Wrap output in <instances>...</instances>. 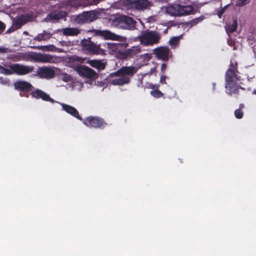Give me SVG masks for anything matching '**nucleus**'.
<instances>
[{"mask_svg":"<svg viewBox=\"0 0 256 256\" xmlns=\"http://www.w3.org/2000/svg\"><path fill=\"white\" fill-rule=\"evenodd\" d=\"M226 88L228 94L236 93L238 90L237 63L233 60H230L229 69L226 73Z\"/></svg>","mask_w":256,"mask_h":256,"instance_id":"f257e3e1","label":"nucleus"},{"mask_svg":"<svg viewBox=\"0 0 256 256\" xmlns=\"http://www.w3.org/2000/svg\"><path fill=\"white\" fill-rule=\"evenodd\" d=\"M166 12L170 16H181L194 14V10L191 6L174 4H170L166 8Z\"/></svg>","mask_w":256,"mask_h":256,"instance_id":"f03ea898","label":"nucleus"},{"mask_svg":"<svg viewBox=\"0 0 256 256\" xmlns=\"http://www.w3.org/2000/svg\"><path fill=\"white\" fill-rule=\"evenodd\" d=\"M161 36L156 31H148L144 32L140 36L139 38L141 44L144 46H152L158 44Z\"/></svg>","mask_w":256,"mask_h":256,"instance_id":"7ed1b4c3","label":"nucleus"},{"mask_svg":"<svg viewBox=\"0 0 256 256\" xmlns=\"http://www.w3.org/2000/svg\"><path fill=\"white\" fill-rule=\"evenodd\" d=\"M112 24L128 30L132 29L135 27L134 21L131 18L126 16L114 18L112 20Z\"/></svg>","mask_w":256,"mask_h":256,"instance_id":"20e7f679","label":"nucleus"},{"mask_svg":"<svg viewBox=\"0 0 256 256\" xmlns=\"http://www.w3.org/2000/svg\"><path fill=\"white\" fill-rule=\"evenodd\" d=\"M98 15V12L96 10L85 12L75 16L74 20L78 24L90 22L97 19Z\"/></svg>","mask_w":256,"mask_h":256,"instance_id":"39448f33","label":"nucleus"},{"mask_svg":"<svg viewBox=\"0 0 256 256\" xmlns=\"http://www.w3.org/2000/svg\"><path fill=\"white\" fill-rule=\"evenodd\" d=\"M118 72L119 70L108 76L109 83L114 86H122L128 84L130 82V78L128 76H124L122 74Z\"/></svg>","mask_w":256,"mask_h":256,"instance_id":"423d86ee","label":"nucleus"},{"mask_svg":"<svg viewBox=\"0 0 256 256\" xmlns=\"http://www.w3.org/2000/svg\"><path fill=\"white\" fill-rule=\"evenodd\" d=\"M8 68H11L12 74H15L18 75H25L32 72L34 68L32 66H24L18 64H12Z\"/></svg>","mask_w":256,"mask_h":256,"instance_id":"0eeeda50","label":"nucleus"},{"mask_svg":"<svg viewBox=\"0 0 256 256\" xmlns=\"http://www.w3.org/2000/svg\"><path fill=\"white\" fill-rule=\"evenodd\" d=\"M30 57L34 62H36L56 63L58 60L56 57L47 54H33L31 55Z\"/></svg>","mask_w":256,"mask_h":256,"instance_id":"6e6552de","label":"nucleus"},{"mask_svg":"<svg viewBox=\"0 0 256 256\" xmlns=\"http://www.w3.org/2000/svg\"><path fill=\"white\" fill-rule=\"evenodd\" d=\"M92 32L94 35L100 36L106 40H120V39L122 38V37L108 30H92Z\"/></svg>","mask_w":256,"mask_h":256,"instance_id":"1a4fd4ad","label":"nucleus"},{"mask_svg":"<svg viewBox=\"0 0 256 256\" xmlns=\"http://www.w3.org/2000/svg\"><path fill=\"white\" fill-rule=\"evenodd\" d=\"M86 126L96 128H101L105 126L106 124L103 120L98 117H88L83 122Z\"/></svg>","mask_w":256,"mask_h":256,"instance_id":"9d476101","label":"nucleus"},{"mask_svg":"<svg viewBox=\"0 0 256 256\" xmlns=\"http://www.w3.org/2000/svg\"><path fill=\"white\" fill-rule=\"evenodd\" d=\"M76 70L81 76L92 79L96 78V74L95 72L86 66H78L76 68Z\"/></svg>","mask_w":256,"mask_h":256,"instance_id":"9b49d317","label":"nucleus"},{"mask_svg":"<svg viewBox=\"0 0 256 256\" xmlns=\"http://www.w3.org/2000/svg\"><path fill=\"white\" fill-rule=\"evenodd\" d=\"M156 56L160 59L167 60L172 56L170 48L166 46H161L154 50Z\"/></svg>","mask_w":256,"mask_h":256,"instance_id":"f8f14e48","label":"nucleus"},{"mask_svg":"<svg viewBox=\"0 0 256 256\" xmlns=\"http://www.w3.org/2000/svg\"><path fill=\"white\" fill-rule=\"evenodd\" d=\"M34 75L40 78H52L54 76V72L50 68L41 67L38 68Z\"/></svg>","mask_w":256,"mask_h":256,"instance_id":"ddd939ff","label":"nucleus"},{"mask_svg":"<svg viewBox=\"0 0 256 256\" xmlns=\"http://www.w3.org/2000/svg\"><path fill=\"white\" fill-rule=\"evenodd\" d=\"M132 6L136 9H144L149 8L152 5L153 2L149 0H128Z\"/></svg>","mask_w":256,"mask_h":256,"instance_id":"4468645a","label":"nucleus"},{"mask_svg":"<svg viewBox=\"0 0 256 256\" xmlns=\"http://www.w3.org/2000/svg\"><path fill=\"white\" fill-rule=\"evenodd\" d=\"M140 68V66L137 64L136 66L122 67L119 70V73L122 74L124 76H128L129 78L132 76Z\"/></svg>","mask_w":256,"mask_h":256,"instance_id":"2eb2a0df","label":"nucleus"},{"mask_svg":"<svg viewBox=\"0 0 256 256\" xmlns=\"http://www.w3.org/2000/svg\"><path fill=\"white\" fill-rule=\"evenodd\" d=\"M14 24L8 30L7 33H10L20 28L22 25L24 24L27 21L28 18L24 15H21L18 17H16Z\"/></svg>","mask_w":256,"mask_h":256,"instance_id":"dca6fc26","label":"nucleus"},{"mask_svg":"<svg viewBox=\"0 0 256 256\" xmlns=\"http://www.w3.org/2000/svg\"><path fill=\"white\" fill-rule=\"evenodd\" d=\"M31 94L32 97L36 98H40L44 100L50 102L52 103L56 102L54 100L50 98L48 94L38 89H36L32 92Z\"/></svg>","mask_w":256,"mask_h":256,"instance_id":"f3484780","label":"nucleus"},{"mask_svg":"<svg viewBox=\"0 0 256 256\" xmlns=\"http://www.w3.org/2000/svg\"><path fill=\"white\" fill-rule=\"evenodd\" d=\"M60 104L62 106V110H64L67 113L71 114L78 119L82 120V118L80 116L78 110L74 107L62 103H60Z\"/></svg>","mask_w":256,"mask_h":256,"instance_id":"a211bd4d","label":"nucleus"},{"mask_svg":"<svg viewBox=\"0 0 256 256\" xmlns=\"http://www.w3.org/2000/svg\"><path fill=\"white\" fill-rule=\"evenodd\" d=\"M140 52V48L139 46H133L130 48H128L124 52V56L126 58H132Z\"/></svg>","mask_w":256,"mask_h":256,"instance_id":"6ab92c4d","label":"nucleus"},{"mask_svg":"<svg viewBox=\"0 0 256 256\" xmlns=\"http://www.w3.org/2000/svg\"><path fill=\"white\" fill-rule=\"evenodd\" d=\"M58 32H62L65 36H75L80 33V30L75 28H67L58 30Z\"/></svg>","mask_w":256,"mask_h":256,"instance_id":"aec40b11","label":"nucleus"},{"mask_svg":"<svg viewBox=\"0 0 256 256\" xmlns=\"http://www.w3.org/2000/svg\"><path fill=\"white\" fill-rule=\"evenodd\" d=\"M84 48L90 54H100V46L94 42H90L86 44Z\"/></svg>","mask_w":256,"mask_h":256,"instance_id":"412c9836","label":"nucleus"},{"mask_svg":"<svg viewBox=\"0 0 256 256\" xmlns=\"http://www.w3.org/2000/svg\"><path fill=\"white\" fill-rule=\"evenodd\" d=\"M14 86L16 90H31L32 87V85L25 81H18L14 83Z\"/></svg>","mask_w":256,"mask_h":256,"instance_id":"4be33fe9","label":"nucleus"},{"mask_svg":"<svg viewBox=\"0 0 256 256\" xmlns=\"http://www.w3.org/2000/svg\"><path fill=\"white\" fill-rule=\"evenodd\" d=\"M38 50H41L44 51H51V52H66L68 50L61 49L60 48H56L52 44H50L47 46H41L36 47Z\"/></svg>","mask_w":256,"mask_h":256,"instance_id":"5701e85b","label":"nucleus"},{"mask_svg":"<svg viewBox=\"0 0 256 256\" xmlns=\"http://www.w3.org/2000/svg\"><path fill=\"white\" fill-rule=\"evenodd\" d=\"M26 54L24 52H17L16 54H9L8 56V58L14 62H18L24 60L26 58Z\"/></svg>","mask_w":256,"mask_h":256,"instance_id":"b1692460","label":"nucleus"},{"mask_svg":"<svg viewBox=\"0 0 256 256\" xmlns=\"http://www.w3.org/2000/svg\"><path fill=\"white\" fill-rule=\"evenodd\" d=\"M52 36V33L46 30H44L42 33L39 34L36 36L34 40L38 42L46 40H49Z\"/></svg>","mask_w":256,"mask_h":256,"instance_id":"393cba45","label":"nucleus"},{"mask_svg":"<svg viewBox=\"0 0 256 256\" xmlns=\"http://www.w3.org/2000/svg\"><path fill=\"white\" fill-rule=\"evenodd\" d=\"M86 62L91 66L94 68L98 70H104L105 68L104 64L100 60H87Z\"/></svg>","mask_w":256,"mask_h":256,"instance_id":"a878e982","label":"nucleus"},{"mask_svg":"<svg viewBox=\"0 0 256 256\" xmlns=\"http://www.w3.org/2000/svg\"><path fill=\"white\" fill-rule=\"evenodd\" d=\"M158 64L156 63L152 62V64L150 71L148 73L142 74L139 75V80L140 84H142V80L144 78L146 75H152L156 73V70L158 68Z\"/></svg>","mask_w":256,"mask_h":256,"instance_id":"bb28decb","label":"nucleus"},{"mask_svg":"<svg viewBox=\"0 0 256 256\" xmlns=\"http://www.w3.org/2000/svg\"><path fill=\"white\" fill-rule=\"evenodd\" d=\"M152 58V54H142L140 56L138 60H140V64H138V66H143L147 64V62L149 61Z\"/></svg>","mask_w":256,"mask_h":256,"instance_id":"cd10ccee","label":"nucleus"},{"mask_svg":"<svg viewBox=\"0 0 256 256\" xmlns=\"http://www.w3.org/2000/svg\"><path fill=\"white\" fill-rule=\"evenodd\" d=\"M159 86L158 84H150V87L151 88H156V90H152L150 92V94L154 98H158L162 96V93L158 90L157 88H158Z\"/></svg>","mask_w":256,"mask_h":256,"instance_id":"c85d7f7f","label":"nucleus"},{"mask_svg":"<svg viewBox=\"0 0 256 256\" xmlns=\"http://www.w3.org/2000/svg\"><path fill=\"white\" fill-rule=\"evenodd\" d=\"M181 36H174L170 40L168 43L172 48H176L178 46Z\"/></svg>","mask_w":256,"mask_h":256,"instance_id":"c756f323","label":"nucleus"},{"mask_svg":"<svg viewBox=\"0 0 256 256\" xmlns=\"http://www.w3.org/2000/svg\"><path fill=\"white\" fill-rule=\"evenodd\" d=\"M237 21L236 20H234L232 21V24H227L226 26V30L227 33L229 34L230 32H232L236 30L237 28Z\"/></svg>","mask_w":256,"mask_h":256,"instance_id":"7c9ffc66","label":"nucleus"},{"mask_svg":"<svg viewBox=\"0 0 256 256\" xmlns=\"http://www.w3.org/2000/svg\"><path fill=\"white\" fill-rule=\"evenodd\" d=\"M204 19V16H202L194 18V19L189 21L188 22H187V24L190 28H192V27L196 25L200 22L202 21Z\"/></svg>","mask_w":256,"mask_h":256,"instance_id":"2f4dec72","label":"nucleus"},{"mask_svg":"<svg viewBox=\"0 0 256 256\" xmlns=\"http://www.w3.org/2000/svg\"><path fill=\"white\" fill-rule=\"evenodd\" d=\"M59 44L64 47L62 49L68 50L66 52H68L70 49H72L73 46V42L70 41H60Z\"/></svg>","mask_w":256,"mask_h":256,"instance_id":"473e14b6","label":"nucleus"},{"mask_svg":"<svg viewBox=\"0 0 256 256\" xmlns=\"http://www.w3.org/2000/svg\"><path fill=\"white\" fill-rule=\"evenodd\" d=\"M85 0H68V4L73 7H78L82 4Z\"/></svg>","mask_w":256,"mask_h":256,"instance_id":"72a5a7b5","label":"nucleus"},{"mask_svg":"<svg viewBox=\"0 0 256 256\" xmlns=\"http://www.w3.org/2000/svg\"><path fill=\"white\" fill-rule=\"evenodd\" d=\"M106 45L108 46V52H111L117 50L120 44L115 42H110L109 44H106Z\"/></svg>","mask_w":256,"mask_h":256,"instance_id":"f704fd0d","label":"nucleus"},{"mask_svg":"<svg viewBox=\"0 0 256 256\" xmlns=\"http://www.w3.org/2000/svg\"><path fill=\"white\" fill-rule=\"evenodd\" d=\"M110 42H103L98 44L100 48V54H102L104 52H108V46L106 45V44H109Z\"/></svg>","mask_w":256,"mask_h":256,"instance_id":"c9c22d12","label":"nucleus"},{"mask_svg":"<svg viewBox=\"0 0 256 256\" xmlns=\"http://www.w3.org/2000/svg\"><path fill=\"white\" fill-rule=\"evenodd\" d=\"M10 68H6L4 66L0 65V73L2 74H4L6 75H10L12 74V72H11Z\"/></svg>","mask_w":256,"mask_h":256,"instance_id":"e433bc0d","label":"nucleus"},{"mask_svg":"<svg viewBox=\"0 0 256 256\" xmlns=\"http://www.w3.org/2000/svg\"><path fill=\"white\" fill-rule=\"evenodd\" d=\"M62 16L60 14L55 12H52L49 14L50 19L52 20H58Z\"/></svg>","mask_w":256,"mask_h":256,"instance_id":"4c0bfd02","label":"nucleus"},{"mask_svg":"<svg viewBox=\"0 0 256 256\" xmlns=\"http://www.w3.org/2000/svg\"><path fill=\"white\" fill-rule=\"evenodd\" d=\"M250 0H237L236 5L238 6H243L250 2Z\"/></svg>","mask_w":256,"mask_h":256,"instance_id":"58836bf2","label":"nucleus"},{"mask_svg":"<svg viewBox=\"0 0 256 256\" xmlns=\"http://www.w3.org/2000/svg\"><path fill=\"white\" fill-rule=\"evenodd\" d=\"M235 116L238 118H241L243 116V112L240 109H237L234 112Z\"/></svg>","mask_w":256,"mask_h":256,"instance_id":"ea45409f","label":"nucleus"},{"mask_svg":"<svg viewBox=\"0 0 256 256\" xmlns=\"http://www.w3.org/2000/svg\"><path fill=\"white\" fill-rule=\"evenodd\" d=\"M6 28V24L0 21V34L2 33Z\"/></svg>","mask_w":256,"mask_h":256,"instance_id":"a19ab883","label":"nucleus"},{"mask_svg":"<svg viewBox=\"0 0 256 256\" xmlns=\"http://www.w3.org/2000/svg\"><path fill=\"white\" fill-rule=\"evenodd\" d=\"M0 83L3 84H8V81L6 79H4L3 78H0Z\"/></svg>","mask_w":256,"mask_h":256,"instance_id":"79ce46f5","label":"nucleus"},{"mask_svg":"<svg viewBox=\"0 0 256 256\" xmlns=\"http://www.w3.org/2000/svg\"><path fill=\"white\" fill-rule=\"evenodd\" d=\"M224 8H223L218 12L217 14L220 18L222 17V14H224Z\"/></svg>","mask_w":256,"mask_h":256,"instance_id":"37998d69","label":"nucleus"},{"mask_svg":"<svg viewBox=\"0 0 256 256\" xmlns=\"http://www.w3.org/2000/svg\"><path fill=\"white\" fill-rule=\"evenodd\" d=\"M70 76L68 74H66L64 76L62 79L65 82H68L70 80Z\"/></svg>","mask_w":256,"mask_h":256,"instance_id":"c03bdc74","label":"nucleus"},{"mask_svg":"<svg viewBox=\"0 0 256 256\" xmlns=\"http://www.w3.org/2000/svg\"><path fill=\"white\" fill-rule=\"evenodd\" d=\"M166 76H162L160 80V82L162 84H166Z\"/></svg>","mask_w":256,"mask_h":256,"instance_id":"a18cd8bd","label":"nucleus"},{"mask_svg":"<svg viewBox=\"0 0 256 256\" xmlns=\"http://www.w3.org/2000/svg\"><path fill=\"white\" fill-rule=\"evenodd\" d=\"M166 64H164V63L162 64L161 66V70L164 71L166 70Z\"/></svg>","mask_w":256,"mask_h":256,"instance_id":"49530a36","label":"nucleus"},{"mask_svg":"<svg viewBox=\"0 0 256 256\" xmlns=\"http://www.w3.org/2000/svg\"><path fill=\"white\" fill-rule=\"evenodd\" d=\"M0 52H4V48H0Z\"/></svg>","mask_w":256,"mask_h":256,"instance_id":"de8ad7c7","label":"nucleus"},{"mask_svg":"<svg viewBox=\"0 0 256 256\" xmlns=\"http://www.w3.org/2000/svg\"><path fill=\"white\" fill-rule=\"evenodd\" d=\"M244 105H243V104H240V108H244Z\"/></svg>","mask_w":256,"mask_h":256,"instance_id":"09e8293b","label":"nucleus"},{"mask_svg":"<svg viewBox=\"0 0 256 256\" xmlns=\"http://www.w3.org/2000/svg\"><path fill=\"white\" fill-rule=\"evenodd\" d=\"M24 34H28V32H24Z\"/></svg>","mask_w":256,"mask_h":256,"instance_id":"8fccbe9b","label":"nucleus"},{"mask_svg":"<svg viewBox=\"0 0 256 256\" xmlns=\"http://www.w3.org/2000/svg\"><path fill=\"white\" fill-rule=\"evenodd\" d=\"M253 94H256V90H254V91L253 92Z\"/></svg>","mask_w":256,"mask_h":256,"instance_id":"3c124183","label":"nucleus"}]
</instances>
